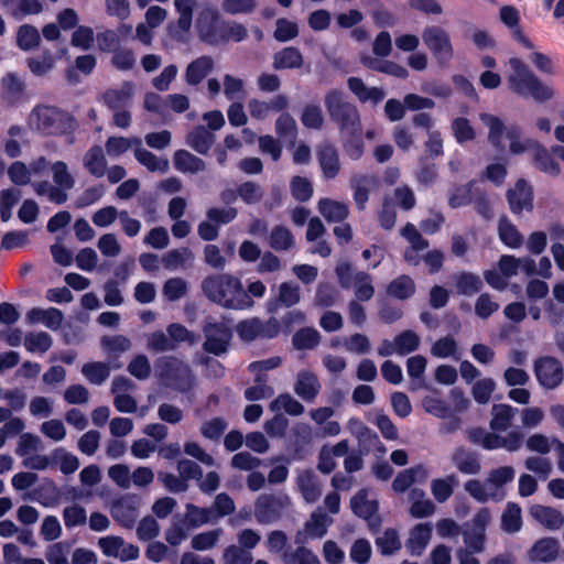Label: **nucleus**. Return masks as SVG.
I'll return each mask as SVG.
<instances>
[{"label": "nucleus", "instance_id": "obj_1", "mask_svg": "<svg viewBox=\"0 0 564 564\" xmlns=\"http://www.w3.org/2000/svg\"><path fill=\"white\" fill-rule=\"evenodd\" d=\"M479 118L488 129V141L494 148L505 150L508 142L511 154L519 155L529 152L533 165L538 170L551 176L561 174V166L553 159L551 150H547L536 139L522 137L518 126H507L499 117L486 112L480 113Z\"/></svg>", "mask_w": 564, "mask_h": 564}, {"label": "nucleus", "instance_id": "obj_2", "mask_svg": "<svg viewBox=\"0 0 564 564\" xmlns=\"http://www.w3.org/2000/svg\"><path fill=\"white\" fill-rule=\"evenodd\" d=\"M325 107L330 118L339 124L346 154L352 160H358L364 153V143L359 135L361 123L358 109L346 101L344 94L339 90L327 93Z\"/></svg>", "mask_w": 564, "mask_h": 564}, {"label": "nucleus", "instance_id": "obj_3", "mask_svg": "<svg viewBox=\"0 0 564 564\" xmlns=\"http://www.w3.org/2000/svg\"><path fill=\"white\" fill-rule=\"evenodd\" d=\"M203 291L209 300L227 308L245 310L253 304L241 281L229 274L205 279Z\"/></svg>", "mask_w": 564, "mask_h": 564}, {"label": "nucleus", "instance_id": "obj_4", "mask_svg": "<svg viewBox=\"0 0 564 564\" xmlns=\"http://www.w3.org/2000/svg\"><path fill=\"white\" fill-rule=\"evenodd\" d=\"M510 70L507 75L509 89L522 97H531L536 102H546L555 96L552 86L543 83L520 58L508 61Z\"/></svg>", "mask_w": 564, "mask_h": 564}, {"label": "nucleus", "instance_id": "obj_5", "mask_svg": "<svg viewBox=\"0 0 564 564\" xmlns=\"http://www.w3.org/2000/svg\"><path fill=\"white\" fill-rule=\"evenodd\" d=\"M162 383L172 389L185 392L193 387L194 378L191 369L174 357H162L155 364Z\"/></svg>", "mask_w": 564, "mask_h": 564}, {"label": "nucleus", "instance_id": "obj_6", "mask_svg": "<svg viewBox=\"0 0 564 564\" xmlns=\"http://www.w3.org/2000/svg\"><path fill=\"white\" fill-rule=\"evenodd\" d=\"M29 126L44 133L55 134L66 132L73 122L67 113L54 107L40 106L30 113Z\"/></svg>", "mask_w": 564, "mask_h": 564}, {"label": "nucleus", "instance_id": "obj_7", "mask_svg": "<svg viewBox=\"0 0 564 564\" xmlns=\"http://www.w3.org/2000/svg\"><path fill=\"white\" fill-rule=\"evenodd\" d=\"M53 181L57 186L48 182L33 184L34 191L40 196H46L50 202L62 204L66 202V191L74 186V178L68 172L66 163L57 161L52 165Z\"/></svg>", "mask_w": 564, "mask_h": 564}, {"label": "nucleus", "instance_id": "obj_8", "mask_svg": "<svg viewBox=\"0 0 564 564\" xmlns=\"http://www.w3.org/2000/svg\"><path fill=\"white\" fill-rule=\"evenodd\" d=\"M422 39L433 56L442 64L448 63L454 56V47L449 34L437 25L426 26Z\"/></svg>", "mask_w": 564, "mask_h": 564}, {"label": "nucleus", "instance_id": "obj_9", "mask_svg": "<svg viewBox=\"0 0 564 564\" xmlns=\"http://www.w3.org/2000/svg\"><path fill=\"white\" fill-rule=\"evenodd\" d=\"M470 440L489 451L505 448L508 452H517L522 446L523 435L518 431L500 436L492 432L475 430L470 433Z\"/></svg>", "mask_w": 564, "mask_h": 564}, {"label": "nucleus", "instance_id": "obj_10", "mask_svg": "<svg viewBox=\"0 0 564 564\" xmlns=\"http://www.w3.org/2000/svg\"><path fill=\"white\" fill-rule=\"evenodd\" d=\"M206 351L214 355H220L227 350L231 339V322L224 321H209L204 327Z\"/></svg>", "mask_w": 564, "mask_h": 564}, {"label": "nucleus", "instance_id": "obj_11", "mask_svg": "<svg viewBox=\"0 0 564 564\" xmlns=\"http://www.w3.org/2000/svg\"><path fill=\"white\" fill-rule=\"evenodd\" d=\"M336 273L343 288H349L351 285V279L354 280L355 295L359 301H368L372 297L373 286L368 274L358 272L352 276L351 268L348 263L338 264Z\"/></svg>", "mask_w": 564, "mask_h": 564}, {"label": "nucleus", "instance_id": "obj_12", "mask_svg": "<svg viewBox=\"0 0 564 564\" xmlns=\"http://www.w3.org/2000/svg\"><path fill=\"white\" fill-rule=\"evenodd\" d=\"M98 546L106 556L119 558L122 562L139 557V547L126 542L121 536L108 535L100 538Z\"/></svg>", "mask_w": 564, "mask_h": 564}, {"label": "nucleus", "instance_id": "obj_13", "mask_svg": "<svg viewBox=\"0 0 564 564\" xmlns=\"http://www.w3.org/2000/svg\"><path fill=\"white\" fill-rule=\"evenodd\" d=\"M141 499L137 495H124L111 506L112 518L124 528H132L138 516Z\"/></svg>", "mask_w": 564, "mask_h": 564}, {"label": "nucleus", "instance_id": "obj_14", "mask_svg": "<svg viewBox=\"0 0 564 564\" xmlns=\"http://www.w3.org/2000/svg\"><path fill=\"white\" fill-rule=\"evenodd\" d=\"M290 503L286 495H261L256 501L254 514L260 523H269L280 516L282 508Z\"/></svg>", "mask_w": 564, "mask_h": 564}, {"label": "nucleus", "instance_id": "obj_15", "mask_svg": "<svg viewBox=\"0 0 564 564\" xmlns=\"http://www.w3.org/2000/svg\"><path fill=\"white\" fill-rule=\"evenodd\" d=\"M535 373L541 386L547 389H554L563 379L562 366L552 357L541 358L535 365Z\"/></svg>", "mask_w": 564, "mask_h": 564}, {"label": "nucleus", "instance_id": "obj_16", "mask_svg": "<svg viewBox=\"0 0 564 564\" xmlns=\"http://www.w3.org/2000/svg\"><path fill=\"white\" fill-rule=\"evenodd\" d=\"M465 491L476 501L485 503L488 501H501L506 497V492H501L495 488L491 480L487 477L485 481L470 479L464 485Z\"/></svg>", "mask_w": 564, "mask_h": 564}, {"label": "nucleus", "instance_id": "obj_17", "mask_svg": "<svg viewBox=\"0 0 564 564\" xmlns=\"http://www.w3.org/2000/svg\"><path fill=\"white\" fill-rule=\"evenodd\" d=\"M321 391L317 376L310 370H301L294 383V392L304 401H313Z\"/></svg>", "mask_w": 564, "mask_h": 564}, {"label": "nucleus", "instance_id": "obj_18", "mask_svg": "<svg viewBox=\"0 0 564 564\" xmlns=\"http://www.w3.org/2000/svg\"><path fill=\"white\" fill-rule=\"evenodd\" d=\"M508 202L514 214L532 209V188L525 181L520 180L514 187L508 192Z\"/></svg>", "mask_w": 564, "mask_h": 564}, {"label": "nucleus", "instance_id": "obj_19", "mask_svg": "<svg viewBox=\"0 0 564 564\" xmlns=\"http://www.w3.org/2000/svg\"><path fill=\"white\" fill-rule=\"evenodd\" d=\"M199 36L212 44H217L218 11L215 8H204L197 18Z\"/></svg>", "mask_w": 564, "mask_h": 564}, {"label": "nucleus", "instance_id": "obj_20", "mask_svg": "<svg viewBox=\"0 0 564 564\" xmlns=\"http://www.w3.org/2000/svg\"><path fill=\"white\" fill-rule=\"evenodd\" d=\"M500 21L511 31L513 37L525 48L532 50L533 43L522 33L519 28L520 13L512 6H503L500 9Z\"/></svg>", "mask_w": 564, "mask_h": 564}, {"label": "nucleus", "instance_id": "obj_21", "mask_svg": "<svg viewBox=\"0 0 564 564\" xmlns=\"http://www.w3.org/2000/svg\"><path fill=\"white\" fill-rule=\"evenodd\" d=\"M560 543L553 538H543L536 541L530 551L528 557L531 562H552L557 557Z\"/></svg>", "mask_w": 564, "mask_h": 564}, {"label": "nucleus", "instance_id": "obj_22", "mask_svg": "<svg viewBox=\"0 0 564 564\" xmlns=\"http://www.w3.org/2000/svg\"><path fill=\"white\" fill-rule=\"evenodd\" d=\"M63 321V314L55 307L41 308L34 307L26 314L29 324H42L50 329H57Z\"/></svg>", "mask_w": 564, "mask_h": 564}, {"label": "nucleus", "instance_id": "obj_23", "mask_svg": "<svg viewBox=\"0 0 564 564\" xmlns=\"http://www.w3.org/2000/svg\"><path fill=\"white\" fill-rule=\"evenodd\" d=\"M347 84L350 91L360 102L377 105L386 97L383 89L378 87H368L360 78L350 77Z\"/></svg>", "mask_w": 564, "mask_h": 564}, {"label": "nucleus", "instance_id": "obj_24", "mask_svg": "<svg viewBox=\"0 0 564 564\" xmlns=\"http://www.w3.org/2000/svg\"><path fill=\"white\" fill-rule=\"evenodd\" d=\"M530 514L549 530H557L564 523L561 511L552 507L534 505L530 508Z\"/></svg>", "mask_w": 564, "mask_h": 564}, {"label": "nucleus", "instance_id": "obj_25", "mask_svg": "<svg viewBox=\"0 0 564 564\" xmlns=\"http://www.w3.org/2000/svg\"><path fill=\"white\" fill-rule=\"evenodd\" d=\"M335 411L330 406H321L310 411L311 419L321 427L322 436H336L340 433V425L337 421H330Z\"/></svg>", "mask_w": 564, "mask_h": 564}, {"label": "nucleus", "instance_id": "obj_26", "mask_svg": "<svg viewBox=\"0 0 564 564\" xmlns=\"http://www.w3.org/2000/svg\"><path fill=\"white\" fill-rule=\"evenodd\" d=\"M432 538V525L419 523L410 532L406 547L412 555H421Z\"/></svg>", "mask_w": 564, "mask_h": 564}, {"label": "nucleus", "instance_id": "obj_27", "mask_svg": "<svg viewBox=\"0 0 564 564\" xmlns=\"http://www.w3.org/2000/svg\"><path fill=\"white\" fill-rule=\"evenodd\" d=\"M318 161L321 169L327 178L335 177L339 172V160L336 149L325 143L318 149Z\"/></svg>", "mask_w": 564, "mask_h": 564}, {"label": "nucleus", "instance_id": "obj_28", "mask_svg": "<svg viewBox=\"0 0 564 564\" xmlns=\"http://www.w3.org/2000/svg\"><path fill=\"white\" fill-rule=\"evenodd\" d=\"M7 12L21 20L29 14L41 12L42 4L39 0H1Z\"/></svg>", "mask_w": 564, "mask_h": 564}, {"label": "nucleus", "instance_id": "obj_29", "mask_svg": "<svg viewBox=\"0 0 564 564\" xmlns=\"http://www.w3.org/2000/svg\"><path fill=\"white\" fill-rule=\"evenodd\" d=\"M361 63L368 68L391 75L397 78L405 79L409 76L408 69L395 62L379 61L370 56H362Z\"/></svg>", "mask_w": 564, "mask_h": 564}, {"label": "nucleus", "instance_id": "obj_30", "mask_svg": "<svg viewBox=\"0 0 564 564\" xmlns=\"http://www.w3.org/2000/svg\"><path fill=\"white\" fill-rule=\"evenodd\" d=\"M452 460L457 469L466 475L478 474L481 468L477 456L465 448H457L452 455Z\"/></svg>", "mask_w": 564, "mask_h": 564}, {"label": "nucleus", "instance_id": "obj_31", "mask_svg": "<svg viewBox=\"0 0 564 564\" xmlns=\"http://www.w3.org/2000/svg\"><path fill=\"white\" fill-rule=\"evenodd\" d=\"M297 486L305 501L313 503L318 500L322 494L321 485L312 471H302L297 477Z\"/></svg>", "mask_w": 564, "mask_h": 564}, {"label": "nucleus", "instance_id": "obj_32", "mask_svg": "<svg viewBox=\"0 0 564 564\" xmlns=\"http://www.w3.org/2000/svg\"><path fill=\"white\" fill-rule=\"evenodd\" d=\"M333 523L332 518L325 514L321 508L316 509L305 524V533L308 538H323L328 527Z\"/></svg>", "mask_w": 564, "mask_h": 564}, {"label": "nucleus", "instance_id": "obj_33", "mask_svg": "<svg viewBox=\"0 0 564 564\" xmlns=\"http://www.w3.org/2000/svg\"><path fill=\"white\" fill-rule=\"evenodd\" d=\"M214 62L210 57L203 56L192 62L185 73L186 82L189 85L200 83L213 69Z\"/></svg>", "mask_w": 564, "mask_h": 564}, {"label": "nucleus", "instance_id": "obj_34", "mask_svg": "<svg viewBox=\"0 0 564 564\" xmlns=\"http://www.w3.org/2000/svg\"><path fill=\"white\" fill-rule=\"evenodd\" d=\"M303 64V56L295 47H285L273 56V67L275 69L299 68Z\"/></svg>", "mask_w": 564, "mask_h": 564}, {"label": "nucleus", "instance_id": "obj_35", "mask_svg": "<svg viewBox=\"0 0 564 564\" xmlns=\"http://www.w3.org/2000/svg\"><path fill=\"white\" fill-rule=\"evenodd\" d=\"M318 210L330 223L341 221L348 216L346 204L329 198H323L318 202Z\"/></svg>", "mask_w": 564, "mask_h": 564}, {"label": "nucleus", "instance_id": "obj_36", "mask_svg": "<svg viewBox=\"0 0 564 564\" xmlns=\"http://www.w3.org/2000/svg\"><path fill=\"white\" fill-rule=\"evenodd\" d=\"M133 93L134 85L124 83L120 88L108 90L104 95V99L111 109H121L130 102Z\"/></svg>", "mask_w": 564, "mask_h": 564}, {"label": "nucleus", "instance_id": "obj_37", "mask_svg": "<svg viewBox=\"0 0 564 564\" xmlns=\"http://www.w3.org/2000/svg\"><path fill=\"white\" fill-rule=\"evenodd\" d=\"M173 161L175 169L182 173L194 174L205 169V163L202 159L185 150L176 151Z\"/></svg>", "mask_w": 564, "mask_h": 564}, {"label": "nucleus", "instance_id": "obj_38", "mask_svg": "<svg viewBox=\"0 0 564 564\" xmlns=\"http://www.w3.org/2000/svg\"><path fill=\"white\" fill-rule=\"evenodd\" d=\"M517 413V409L509 404H495L491 410L490 427L494 431H506Z\"/></svg>", "mask_w": 564, "mask_h": 564}, {"label": "nucleus", "instance_id": "obj_39", "mask_svg": "<svg viewBox=\"0 0 564 564\" xmlns=\"http://www.w3.org/2000/svg\"><path fill=\"white\" fill-rule=\"evenodd\" d=\"M456 484L455 475L433 479L431 481V492L434 499L440 503L447 501L453 495Z\"/></svg>", "mask_w": 564, "mask_h": 564}, {"label": "nucleus", "instance_id": "obj_40", "mask_svg": "<svg viewBox=\"0 0 564 564\" xmlns=\"http://www.w3.org/2000/svg\"><path fill=\"white\" fill-rule=\"evenodd\" d=\"M270 410L279 414L283 411L289 415L297 416L304 412V405L291 394L283 393L270 403Z\"/></svg>", "mask_w": 564, "mask_h": 564}, {"label": "nucleus", "instance_id": "obj_41", "mask_svg": "<svg viewBox=\"0 0 564 564\" xmlns=\"http://www.w3.org/2000/svg\"><path fill=\"white\" fill-rule=\"evenodd\" d=\"M351 509L358 517L370 519L377 512L378 503L368 498L367 490H361L352 497Z\"/></svg>", "mask_w": 564, "mask_h": 564}, {"label": "nucleus", "instance_id": "obj_42", "mask_svg": "<svg viewBox=\"0 0 564 564\" xmlns=\"http://www.w3.org/2000/svg\"><path fill=\"white\" fill-rule=\"evenodd\" d=\"M426 365V358L421 355L410 357L406 360V372L412 380L410 384L411 390H417L423 387V375Z\"/></svg>", "mask_w": 564, "mask_h": 564}, {"label": "nucleus", "instance_id": "obj_43", "mask_svg": "<svg viewBox=\"0 0 564 564\" xmlns=\"http://www.w3.org/2000/svg\"><path fill=\"white\" fill-rule=\"evenodd\" d=\"M23 344L29 352L42 355L52 347L53 339L45 332H32L25 335Z\"/></svg>", "mask_w": 564, "mask_h": 564}, {"label": "nucleus", "instance_id": "obj_44", "mask_svg": "<svg viewBox=\"0 0 564 564\" xmlns=\"http://www.w3.org/2000/svg\"><path fill=\"white\" fill-rule=\"evenodd\" d=\"M134 155L135 159L151 172L165 173L169 171L170 164L166 159L154 155L148 150L142 149L141 145L135 148Z\"/></svg>", "mask_w": 564, "mask_h": 564}, {"label": "nucleus", "instance_id": "obj_45", "mask_svg": "<svg viewBox=\"0 0 564 564\" xmlns=\"http://www.w3.org/2000/svg\"><path fill=\"white\" fill-rule=\"evenodd\" d=\"M84 165L90 174L101 177L106 173V159L100 147L90 149L84 156Z\"/></svg>", "mask_w": 564, "mask_h": 564}, {"label": "nucleus", "instance_id": "obj_46", "mask_svg": "<svg viewBox=\"0 0 564 564\" xmlns=\"http://www.w3.org/2000/svg\"><path fill=\"white\" fill-rule=\"evenodd\" d=\"M522 527L521 508L509 502L501 516V528L508 533L518 532Z\"/></svg>", "mask_w": 564, "mask_h": 564}, {"label": "nucleus", "instance_id": "obj_47", "mask_svg": "<svg viewBox=\"0 0 564 564\" xmlns=\"http://www.w3.org/2000/svg\"><path fill=\"white\" fill-rule=\"evenodd\" d=\"M217 43L223 41L240 42L246 39L247 30L236 22H223L217 28Z\"/></svg>", "mask_w": 564, "mask_h": 564}, {"label": "nucleus", "instance_id": "obj_48", "mask_svg": "<svg viewBox=\"0 0 564 564\" xmlns=\"http://www.w3.org/2000/svg\"><path fill=\"white\" fill-rule=\"evenodd\" d=\"M185 519L189 525L200 527L205 523L215 522L217 517L213 509L198 508L194 505H187Z\"/></svg>", "mask_w": 564, "mask_h": 564}, {"label": "nucleus", "instance_id": "obj_49", "mask_svg": "<svg viewBox=\"0 0 564 564\" xmlns=\"http://www.w3.org/2000/svg\"><path fill=\"white\" fill-rule=\"evenodd\" d=\"M214 143V134L205 128H197L188 134L187 144L198 153L205 154Z\"/></svg>", "mask_w": 564, "mask_h": 564}, {"label": "nucleus", "instance_id": "obj_50", "mask_svg": "<svg viewBox=\"0 0 564 564\" xmlns=\"http://www.w3.org/2000/svg\"><path fill=\"white\" fill-rule=\"evenodd\" d=\"M499 237L500 240L510 248H519L521 247L523 242V238L516 228L514 225H512L508 219L502 218L499 221Z\"/></svg>", "mask_w": 564, "mask_h": 564}, {"label": "nucleus", "instance_id": "obj_51", "mask_svg": "<svg viewBox=\"0 0 564 564\" xmlns=\"http://www.w3.org/2000/svg\"><path fill=\"white\" fill-rule=\"evenodd\" d=\"M462 535L466 550L471 552H484L486 544V532L471 528L469 524H465L464 529L462 530Z\"/></svg>", "mask_w": 564, "mask_h": 564}, {"label": "nucleus", "instance_id": "obj_52", "mask_svg": "<svg viewBox=\"0 0 564 564\" xmlns=\"http://www.w3.org/2000/svg\"><path fill=\"white\" fill-rule=\"evenodd\" d=\"M431 354L437 358H459L457 343L451 336L437 339L431 348Z\"/></svg>", "mask_w": 564, "mask_h": 564}, {"label": "nucleus", "instance_id": "obj_53", "mask_svg": "<svg viewBox=\"0 0 564 564\" xmlns=\"http://www.w3.org/2000/svg\"><path fill=\"white\" fill-rule=\"evenodd\" d=\"M376 545L383 555H391L401 549V541L395 530L388 529L376 539Z\"/></svg>", "mask_w": 564, "mask_h": 564}, {"label": "nucleus", "instance_id": "obj_54", "mask_svg": "<svg viewBox=\"0 0 564 564\" xmlns=\"http://www.w3.org/2000/svg\"><path fill=\"white\" fill-rule=\"evenodd\" d=\"M82 372L94 384L102 383L110 373V368L105 362H88L83 366Z\"/></svg>", "mask_w": 564, "mask_h": 564}, {"label": "nucleus", "instance_id": "obj_55", "mask_svg": "<svg viewBox=\"0 0 564 564\" xmlns=\"http://www.w3.org/2000/svg\"><path fill=\"white\" fill-rule=\"evenodd\" d=\"M397 355L404 356L415 351L421 343L419 335L412 330H405L394 338Z\"/></svg>", "mask_w": 564, "mask_h": 564}, {"label": "nucleus", "instance_id": "obj_56", "mask_svg": "<svg viewBox=\"0 0 564 564\" xmlns=\"http://www.w3.org/2000/svg\"><path fill=\"white\" fill-rule=\"evenodd\" d=\"M193 253L187 248L174 249L166 252L162 259L166 269L176 270L184 267L187 262L192 261Z\"/></svg>", "mask_w": 564, "mask_h": 564}, {"label": "nucleus", "instance_id": "obj_57", "mask_svg": "<svg viewBox=\"0 0 564 564\" xmlns=\"http://www.w3.org/2000/svg\"><path fill=\"white\" fill-rule=\"evenodd\" d=\"M175 9L180 14L177 28L186 33L192 26L193 8L195 0H174Z\"/></svg>", "mask_w": 564, "mask_h": 564}, {"label": "nucleus", "instance_id": "obj_58", "mask_svg": "<svg viewBox=\"0 0 564 564\" xmlns=\"http://www.w3.org/2000/svg\"><path fill=\"white\" fill-rule=\"evenodd\" d=\"M223 529H215L207 532L196 534L192 539V547L197 551H207L213 549L223 535Z\"/></svg>", "mask_w": 564, "mask_h": 564}, {"label": "nucleus", "instance_id": "obj_59", "mask_svg": "<svg viewBox=\"0 0 564 564\" xmlns=\"http://www.w3.org/2000/svg\"><path fill=\"white\" fill-rule=\"evenodd\" d=\"M141 145V140L138 138L127 139V138H109L106 143V150L108 155L110 156H119L126 153L132 147L138 148Z\"/></svg>", "mask_w": 564, "mask_h": 564}, {"label": "nucleus", "instance_id": "obj_60", "mask_svg": "<svg viewBox=\"0 0 564 564\" xmlns=\"http://www.w3.org/2000/svg\"><path fill=\"white\" fill-rule=\"evenodd\" d=\"M278 300L286 307L297 304L301 300L299 285L293 282L281 283L278 288Z\"/></svg>", "mask_w": 564, "mask_h": 564}, {"label": "nucleus", "instance_id": "obj_61", "mask_svg": "<svg viewBox=\"0 0 564 564\" xmlns=\"http://www.w3.org/2000/svg\"><path fill=\"white\" fill-rule=\"evenodd\" d=\"M524 466L528 470L534 473L542 480L547 479L553 470L551 460L541 456L528 457L524 462Z\"/></svg>", "mask_w": 564, "mask_h": 564}, {"label": "nucleus", "instance_id": "obj_62", "mask_svg": "<svg viewBox=\"0 0 564 564\" xmlns=\"http://www.w3.org/2000/svg\"><path fill=\"white\" fill-rule=\"evenodd\" d=\"M293 236L290 230L282 226H276L270 235V246L276 251L288 250L293 246Z\"/></svg>", "mask_w": 564, "mask_h": 564}, {"label": "nucleus", "instance_id": "obj_63", "mask_svg": "<svg viewBox=\"0 0 564 564\" xmlns=\"http://www.w3.org/2000/svg\"><path fill=\"white\" fill-rule=\"evenodd\" d=\"M42 447V441L39 436L31 433H23L19 437L17 455L24 458L36 453Z\"/></svg>", "mask_w": 564, "mask_h": 564}, {"label": "nucleus", "instance_id": "obj_64", "mask_svg": "<svg viewBox=\"0 0 564 564\" xmlns=\"http://www.w3.org/2000/svg\"><path fill=\"white\" fill-rule=\"evenodd\" d=\"M52 462L59 464L61 471L66 475L73 474L79 467L77 457L63 448H57L52 453Z\"/></svg>", "mask_w": 564, "mask_h": 564}]
</instances>
